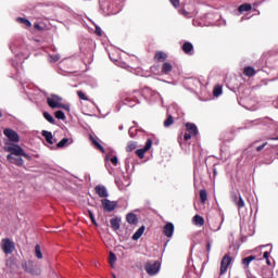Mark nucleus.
Instances as JSON below:
<instances>
[{"instance_id": "nucleus-13", "label": "nucleus", "mask_w": 278, "mask_h": 278, "mask_svg": "<svg viewBox=\"0 0 278 278\" xmlns=\"http://www.w3.org/2000/svg\"><path fill=\"white\" fill-rule=\"evenodd\" d=\"M163 233L166 238H173V233H175V225L173 223H167L163 227Z\"/></svg>"}, {"instance_id": "nucleus-32", "label": "nucleus", "mask_w": 278, "mask_h": 278, "mask_svg": "<svg viewBox=\"0 0 278 278\" xmlns=\"http://www.w3.org/2000/svg\"><path fill=\"white\" fill-rule=\"evenodd\" d=\"M43 118H46V121H48V123L51 125H55V118H53L49 112H43Z\"/></svg>"}, {"instance_id": "nucleus-25", "label": "nucleus", "mask_w": 278, "mask_h": 278, "mask_svg": "<svg viewBox=\"0 0 278 278\" xmlns=\"http://www.w3.org/2000/svg\"><path fill=\"white\" fill-rule=\"evenodd\" d=\"M90 140L92 144H94V147L99 149V151H102V153L105 152V149L103 148V146H101V143H99V141H97V138L90 136Z\"/></svg>"}, {"instance_id": "nucleus-58", "label": "nucleus", "mask_w": 278, "mask_h": 278, "mask_svg": "<svg viewBox=\"0 0 278 278\" xmlns=\"http://www.w3.org/2000/svg\"><path fill=\"white\" fill-rule=\"evenodd\" d=\"M218 230H220V226L215 231H218Z\"/></svg>"}, {"instance_id": "nucleus-22", "label": "nucleus", "mask_w": 278, "mask_h": 278, "mask_svg": "<svg viewBox=\"0 0 278 278\" xmlns=\"http://www.w3.org/2000/svg\"><path fill=\"white\" fill-rule=\"evenodd\" d=\"M110 223L113 231H118V229H121V219H118L117 217L112 218Z\"/></svg>"}, {"instance_id": "nucleus-7", "label": "nucleus", "mask_w": 278, "mask_h": 278, "mask_svg": "<svg viewBox=\"0 0 278 278\" xmlns=\"http://www.w3.org/2000/svg\"><path fill=\"white\" fill-rule=\"evenodd\" d=\"M101 203H102V207H103L104 212H114L115 207H118V202H116V201L102 199Z\"/></svg>"}, {"instance_id": "nucleus-36", "label": "nucleus", "mask_w": 278, "mask_h": 278, "mask_svg": "<svg viewBox=\"0 0 278 278\" xmlns=\"http://www.w3.org/2000/svg\"><path fill=\"white\" fill-rule=\"evenodd\" d=\"M109 263L112 267H114V264H116V254H114V252H110Z\"/></svg>"}, {"instance_id": "nucleus-37", "label": "nucleus", "mask_w": 278, "mask_h": 278, "mask_svg": "<svg viewBox=\"0 0 278 278\" xmlns=\"http://www.w3.org/2000/svg\"><path fill=\"white\" fill-rule=\"evenodd\" d=\"M255 260V256L251 255L242 260V264H244L248 268L249 264Z\"/></svg>"}, {"instance_id": "nucleus-4", "label": "nucleus", "mask_w": 278, "mask_h": 278, "mask_svg": "<svg viewBox=\"0 0 278 278\" xmlns=\"http://www.w3.org/2000/svg\"><path fill=\"white\" fill-rule=\"evenodd\" d=\"M162 263H160L159 261H148L144 264V270L146 273H148V275H150V277H155V275L160 273Z\"/></svg>"}, {"instance_id": "nucleus-12", "label": "nucleus", "mask_w": 278, "mask_h": 278, "mask_svg": "<svg viewBox=\"0 0 278 278\" xmlns=\"http://www.w3.org/2000/svg\"><path fill=\"white\" fill-rule=\"evenodd\" d=\"M96 194L99 195L101 199H108L110 197V193L108 192V188L103 185H98L94 188Z\"/></svg>"}, {"instance_id": "nucleus-59", "label": "nucleus", "mask_w": 278, "mask_h": 278, "mask_svg": "<svg viewBox=\"0 0 278 278\" xmlns=\"http://www.w3.org/2000/svg\"><path fill=\"white\" fill-rule=\"evenodd\" d=\"M191 262H192V261H188V265H189V266H190Z\"/></svg>"}, {"instance_id": "nucleus-11", "label": "nucleus", "mask_w": 278, "mask_h": 278, "mask_svg": "<svg viewBox=\"0 0 278 278\" xmlns=\"http://www.w3.org/2000/svg\"><path fill=\"white\" fill-rule=\"evenodd\" d=\"M7 160L10 164H14L15 166H25V161L22 156H12V154H8Z\"/></svg>"}, {"instance_id": "nucleus-19", "label": "nucleus", "mask_w": 278, "mask_h": 278, "mask_svg": "<svg viewBox=\"0 0 278 278\" xmlns=\"http://www.w3.org/2000/svg\"><path fill=\"white\" fill-rule=\"evenodd\" d=\"M126 220L129 225H137L138 224V216L134 213H128L126 215Z\"/></svg>"}, {"instance_id": "nucleus-52", "label": "nucleus", "mask_w": 278, "mask_h": 278, "mask_svg": "<svg viewBox=\"0 0 278 278\" xmlns=\"http://www.w3.org/2000/svg\"><path fill=\"white\" fill-rule=\"evenodd\" d=\"M23 89H24V92H25L26 94H31V92L27 91V86L25 87V85H24Z\"/></svg>"}, {"instance_id": "nucleus-56", "label": "nucleus", "mask_w": 278, "mask_h": 278, "mask_svg": "<svg viewBox=\"0 0 278 278\" xmlns=\"http://www.w3.org/2000/svg\"><path fill=\"white\" fill-rule=\"evenodd\" d=\"M3 116V113H1V111H0V118Z\"/></svg>"}, {"instance_id": "nucleus-20", "label": "nucleus", "mask_w": 278, "mask_h": 278, "mask_svg": "<svg viewBox=\"0 0 278 278\" xmlns=\"http://www.w3.org/2000/svg\"><path fill=\"white\" fill-rule=\"evenodd\" d=\"M172 71H173V64H170L168 62L163 63V66L161 70L163 75H169Z\"/></svg>"}, {"instance_id": "nucleus-57", "label": "nucleus", "mask_w": 278, "mask_h": 278, "mask_svg": "<svg viewBox=\"0 0 278 278\" xmlns=\"http://www.w3.org/2000/svg\"><path fill=\"white\" fill-rule=\"evenodd\" d=\"M110 175H112V169H109Z\"/></svg>"}, {"instance_id": "nucleus-15", "label": "nucleus", "mask_w": 278, "mask_h": 278, "mask_svg": "<svg viewBox=\"0 0 278 278\" xmlns=\"http://www.w3.org/2000/svg\"><path fill=\"white\" fill-rule=\"evenodd\" d=\"M232 201L238 206L239 210H242V207H244V199H242V195L233 194Z\"/></svg>"}, {"instance_id": "nucleus-27", "label": "nucleus", "mask_w": 278, "mask_h": 278, "mask_svg": "<svg viewBox=\"0 0 278 278\" xmlns=\"http://www.w3.org/2000/svg\"><path fill=\"white\" fill-rule=\"evenodd\" d=\"M166 58H168V55H166V53L159 51L155 53V60L157 62H164V60H166Z\"/></svg>"}, {"instance_id": "nucleus-46", "label": "nucleus", "mask_w": 278, "mask_h": 278, "mask_svg": "<svg viewBox=\"0 0 278 278\" xmlns=\"http://www.w3.org/2000/svg\"><path fill=\"white\" fill-rule=\"evenodd\" d=\"M96 34H97V36H102L103 35L102 30H101V27L96 26Z\"/></svg>"}, {"instance_id": "nucleus-1", "label": "nucleus", "mask_w": 278, "mask_h": 278, "mask_svg": "<svg viewBox=\"0 0 278 278\" xmlns=\"http://www.w3.org/2000/svg\"><path fill=\"white\" fill-rule=\"evenodd\" d=\"M150 99V101H155V99H161L160 93L155 91H151V89L146 88L143 89V92L135 90L132 93H130L126 99H125V104L128 105L129 108H135L136 103H140V99Z\"/></svg>"}, {"instance_id": "nucleus-43", "label": "nucleus", "mask_w": 278, "mask_h": 278, "mask_svg": "<svg viewBox=\"0 0 278 278\" xmlns=\"http://www.w3.org/2000/svg\"><path fill=\"white\" fill-rule=\"evenodd\" d=\"M169 3H172V5L174 7V8H179V0H169Z\"/></svg>"}, {"instance_id": "nucleus-40", "label": "nucleus", "mask_w": 278, "mask_h": 278, "mask_svg": "<svg viewBox=\"0 0 278 278\" xmlns=\"http://www.w3.org/2000/svg\"><path fill=\"white\" fill-rule=\"evenodd\" d=\"M60 60V54H50V62L55 63Z\"/></svg>"}, {"instance_id": "nucleus-47", "label": "nucleus", "mask_w": 278, "mask_h": 278, "mask_svg": "<svg viewBox=\"0 0 278 278\" xmlns=\"http://www.w3.org/2000/svg\"><path fill=\"white\" fill-rule=\"evenodd\" d=\"M89 216L93 225H97V220L94 219V215L89 211Z\"/></svg>"}, {"instance_id": "nucleus-48", "label": "nucleus", "mask_w": 278, "mask_h": 278, "mask_svg": "<svg viewBox=\"0 0 278 278\" xmlns=\"http://www.w3.org/2000/svg\"><path fill=\"white\" fill-rule=\"evenodd\" d=\"M266 144H268L267 142H265V143H263L262 146H258L257 148H256V151H262L265 147H266Z\"/></svg>"}, {"instance_id": "nucleus-9", "label": "nucleus", "mask_w": 278, "mask_h": 278, "mask_svg": "<svg viewBox=\"0 0 278 278\" xmlns=\"http://www.w3.org/2000/svg\"><path fill=\"white\" fill-rule=\"evenodd\" d=\"M4 136L9 138L11 142H18L21 140V137H18V132L14 131L13 129L5 128L3 130Z\"/></svg>"}, {"instance_id": "nucleus-53", "label": "nucleus", "mask_w": 278, "mask_h": 278, "mask_svg": "<svg viewBox=\"0 0 278 278\" xmlns=\"http://www.w3.org/2000/svg\"><path fill=\"white\" fill-rule=\"evenodd\" d=\"M267 266H270V258H265Z\"/></svg>"}, {"instance_id": "nucleus-39", "label": "nucleus", "mask_w": 278, "mask_h": 278, "mask_svg": "<svg viewBox=\"0 0 278 278\" xmlns=\"http://www.w3.org/2000/svg\"><path fill=\"white\" fill-rule=\"evenodd\" d=\"M213 240L212 239H207L206 240V251L207 253H210L212 251V244H213Z\"/></svg>"}, {"instance_id": "nucleus-8", "label": "nucleus", "mask_w": 278, "mask_h": 278, "mask_svg": "<svg viewBox=\"0 0 278 278\" xmlns=\"http://www.w3.org/2000/svg\"><path fill=\"white\" fill-rule=\"evenodd\" d=\"M231 262H233V257H231L229 254H226L222 258L220 275H225V273H227V268H229V266L231 265Z\"/></svg>"}, {"instance_id": "nucleus-26", "label": "nucleus", "mask_w": 278, "mask_h": 278, "mask_svg": "<svg viewBox=\"0 0 278 278\" xmlns=\"http://www.w3.org/2000/svg\"><path fill=\"white\" fill-rule=\"evenodd\" d=\"M17 23H21L24 27H31V22L25 17H17Z\"/></svg>"}, {"instance_id": "nucleus-49", "label": "nucleus", "mask_w": 278, "mask_h": 278, "mask_svg": "<svg viewBox=\"0 0 278 278\" xmlns=\"http://www.w3.org/2000/svg\"><path fill=\"white\" fill-rule=\"evenodd\" d=\"M269 257H270V253L269 252H264L263 258L264 260H269Z\"/></svg>"}, {"instance_id": "nucleus-16", "label": "nucleus", "mask_w": 278, "mask_h": 278, "mask_svg": "<svg viewBox=\"0 0 278 278\" xmlns=\"http://www.w3.org/2000/svg\"><path fill=\"white\" fill-rule=\"evenodd\" d=\"M187 132L191 134V136H197L199 134V128H197V125L192 123L186 124Z\"/></svg>"}, {"instance_id": "nucleus-30", "label": "nucleus", "mask_w": 278, "mask_h": 278, "mask_svg": "<svg viewBox=\"0 0 278 278\" xmlns=\"http://www.w3.org/2000/svg\"><path fill=\"white\" fill-rule=\"evenodd\" d=\"M220 94H223V86L216 85L213 89V96L220 97Z\"/></svg>"}, {"instance_id": "nucleus-14", "label": "nucleus", "mask_w": 278, "mask_h": 278, "mask_svg": "<svg viewBox=\"0 0 278 278\" xmlns=\"http://www.w3.org/2000/svg\"><path fill=\"white\" fill-rule=\"evenodd\" d=\"M182 51L187 55H192L194 53V46L192 45V42L187 41L182 45Z\"/></svg>"}, {"instance_id": "nucleus-41", "label": "nucleus", "mask_w": 278, "mask_h": 278, "mask_svg": "<svg viewBox=\"0 0 278 278\" xmlns=\"http://www.w3.org/2000/svg\"><path fill=\"white\" fill-rule=\"evenodd\" d=\"M77 96H78L79 99H81L83 101H88V97L86 96V93H84V91H77Z\"/></svg>"}, {"instance_id": "nucleus-34", "label": "nucleus", "mask_w": 278, "mask_h": 278, "mask_svg": "<svg viewBox=\"0 0 278 278\" xmlns=\"http://www.w3.org/2000/svg\"><path fill=\"white\" fill-rule=\"evenodd\" d=\"M55 118L59 121H66V115L63 113V111H56L54 113Z\"/></svg>"}, {"instance_id": "nucleus-35", "label": "nucleus", "mask_w": 278, "mask_h": 278, "mask_svg": "<svg viewBox=\"0 0 278 278\" xmlns=\"http://www.w3.org/2000/svg\"><path fill=\"white\" fill-rule=\"evenodd\" d=\"M200 199L201 203H205V201H207V191L205 189L200 190Z\"/></svg>"}, {"instance_id": "nucleus-61", "label": "nucleus", "mask_w": 278, "mask_h": 278, "mask_svg": "<svg viewBox=\"0 0 278 278\" xmlns=\"http://www.w3.org/2000/svg\"><path fill=\"white\" fill-rule=\"evenodd\" d=\"M113 278H116V275H113Z\"/></svg>"}, {"instance_id": "nucleus-42", "label": "nucleus", "mask_w": 278, "mask_h": 278, "mask_svg": "<svg viewBox=\"0 0 278 278\" xmlns=\"http://www.w3.org/2000/svg\"><path fill=\"white\" fill-rule=\"evenodd\" d=\"M10 49H11L12 53L15 54L16 58H21V54H18V52H16V48L14 45L10 46Z\"/></svg>"}, {"instance_id": "nucleus-17", "label": "nucleus", "mask_w": 278, "mask_h": 278, "mask_svg": "<svg viewBox=\"0 0 278 278\" xmlns=\"http://www.w3.org/2000/svg\"><path fill=\"white\" fill-rule=\"evenodd\" d=\"M105 162H111V164H113V166H118V156H116L112 153H108L105 155Z\"/></svg>"}, {"instance_id": "nucleus-2", "label": "nucleus", "mask_w": 278, "mask_h": 278, "mask_svg": "<svg viewBox=\"0 0 278 278\" xmlns=\"http://www.w3.org/2000/svg\"><path fill=\"white\" fill-rule=\"evenodd\" d=\"M62 97L58 94H50L47 97V103L52 110H70V106L62 103Z\"/></svg>"}, {"instance_id": "nucleus-18", "label": "nucleus", "mask_w": 278, "mask_h": 278, "mask_svg": "<svg viewBox=\"0 0 278 278\" xmlns=\"http://www.w3.org/2000/svg\"><path fill=\"white\" fill-rule=\"evenodd\" d=\"M41 136H43L48 144H53V134L51 131L42 130Z\"/></svg>"}, {"instance_id": "nucleus-45", "label": "nucleus", "mask_w": 278, "mask_h": 278, "mask_svg": "<svg viewBox=\"0 0 278 278\" xmlns=\"http://www.w3.org/2000/svg\"><path fill=\"white\" fill-rule=\"evenodd\" d=\"M20 63H21V60L18 62L12 63V66L14 67L15 71H18V67L21 66Z\"/></svg>"}, {"instance_id": "nucleus-33", "label": "nucleus", "mask_w": 278, "mask_h": 278, "mask_svg": "<svg viewBox=\"0 0 278 278\" xmlns=\"http://www.w3.org/2000/svg\"><path fill=\"white\" fill-rule=\"evenodd\" d=\"M35 254L37 260H42V250L40 249V244L35 245Z\"/></svg>"}, {"instance_id": "nucleus-29", "label": "nucleus", "mask_w": 278, "mask_h": 278, "mask_svg": "<svg viewBox=\"0 0 278 278\" xmlns=\"http://www.w3.org/2000/svg\"><path fill=\"white\" fill-rule=\"evenodd\" d=\"M251 10H253V7L249 3H244L239 7V12H251Z\"/></svg>"}, {"instance_id": "nucleus-28", "label": "nucleus", "mask_w": 278, "mask_h": 278, "mask_svg": "<svg viewBox=\"0 0 278 278\" xmlns=\"http://www.w3.org/2000/svg\"><path fill=\"white\" fill-rule=\"evenodd\" d=\"M137 148H138V143H136L135 141H130L126 147V151L127 153H131V151H136Z\"/></svg>"}, {"instance_id": "nucleus-6", "label": "nucleus", "mask_w": 278, "mask_h": 278, "mask_svg": "<svg viewBox=\"0 0 278 278\" xmlns=\"http://www.w3.org/2000/svg\"><path fill=\"white\" fill-rule=\"evenodd\" d=\"M0 247L5 255H12L14 253L15 245L10 239H2Z\"/></svg>"}, {"instance_id": "nucleus-54", "label": "nucleus", "mask_w": 278, "mask_h": 278, "mask_svg": "<svg viewBox=\"0 0 278 278\" xmlns=\"http://www.w3.org/2000/svg\"><path fill=\"white\" fill-rule=\"evenodd\" d=\"M118 129H119V131H123V125H121V126L118 127Z\"/></svg>"}, {"instance_id": "nucleus-21", "label": "nucleus", "mask_w": 278, "mask_h": 278, "mask_svg": "<svg viewBox=\"0 0 278 278\" xmlns=\"http://www.w3.org/2000/svg\"><path fill=\"white\" fill-rule=\"evenodd\" d=\"M256 74H257V71H255V68L251 66H247L243 70V75H245V77H253Z\"/></svg>"}, {"instance_id": "nucleus-5", "label": "nucleus", "mask_w": 278, "mask_h": 278, "mask_svg": "<svg viewBox=\"0 0 278 278\" xmlns=\"http://www.w3.org/2000/svg\"><path fill=\"white\" fill-rule=\"evenodd\" d=\"M22 268L29 275H34L36 277H38V275H40L42 273V270H40V268L38 266L34 265V262H31V261L28 263H24L22 265Z\"/></svg>"}, {"instance_id": "nucleus-38", "label": "nucleus", "mask_w": 278, "mask_h": 278, "mask_svg": "<svg viewBox=\"0 0 278 278\" xmlns=\"http://www.w3.org/2000/svg\"><path fill=\"white\" fill-rule=\"evenodd\" d=\"M68 138H63L59 143H58V148L59 149H62V148H64V147H66V144H68Z\"/></svg>"}, {"instance_id": "nucleus-23", "label": "nucleus", "mask_w": 278, "mask_h": 278, "mask_svg": "<svg viewBox=\"0 0 278 278\" xmlns=\"http://www.w3.org/2000/svg\"><path fill=\"white\" fill-rule=\"evenodd\" d=\"M193 224L198 227H203V225H205V219L200 215H195L193 216Z\"/></svg>"}, {"instance_id": "nucleus-51", "label": "nucleus", "mask_w": 278, "mask_h": 278, "mask_svg": "<svg viewBox=\"0 0 278 278\" xmlns=\"http://www.w3.org/2000/svg\"><path fill=\"white\" fill-rule=\"evenodd\" d=\"M128 134H129L130 138H134V128H130V129L128 130Z\"/></svg>"}, {"instance_id": "nucleus-24", "label": "nucleus", "mask_w": 278, "mask_h": 278, "mask_svg": "<svg viewBox=\"0 0 278 278\" xmlns=\"http://www.w3.org/2000/svg\"><path fill=\"white\" fill-rule=\"evenodd\" d=\"M144 226H141L134 235H132V240H140L142 238V235L144 233Z\"/></svg>"}, {"instance_id": "nucleus-55", "label": "nucleus", "mask_w": 278, "mask_h": 278, "mask_svg": "<svg viewBox=\"0 0 278 278\" xmlns=\"http://www.w3.org/2000/svg\"><path fill=\"white\" fill-rule=\"evenodd\" d=\"M182 14H188V12H186V10H182Z\"/></svg>"}, {"instance_id": "nucleus-31", "label": "nucleus", "mask_w": 278, "mask_h": 278, "mask_svg": "<svg viewBox=\"0 0 278 278\" xmlns=\"http://www.w3.org/2000/svg\"><path fill=\"white\" fill-rule=\"evenodd\" d=\"M175 123V117L173 115L168 114L167 118L164 121V127H170Z\"/></svg>"}, {"instance_id": "nucleus-10", "label": "nucleus", "mask_w": 278, "mask_h": 278, "mask_svg": "<svg viewBox=\"0 0 278 278\" xmlns=\"http://www.w3.org/2000/svg\"><path fill=\"white\" fill-rule=\"evenodd\" d=\"M151 147H153V140L151 139H148L146 141V146L143 149H138L136 150V155H138V157L140 160H142L144 157V153H147V151H150L151 150Z\"/></svg>"}, {"instance_id": "nucleus-60", "label": "nucleus", "mask_w": 278, "mask_h": 278, "mask_svg": "<svg viewBox=\"0 0 278 278\" xmlns=\"http://www.w3.org/2000/svg\"><path fill=\"white\" fill-rule=\"evenodd\" d=\"M214 175H216V169H214Z\"/></svg>"}, {"instance_id": "nucleus-44", "label": "nucleus", "mask_w": 278, "mask_h": 278, "mask_svg": "<svg viewBox=\"0 0 278 278\" xmlns=\"http://www.w3.org/2000/svg\"><path fill=\"white\" fill-rule=\"evenodd\" d=\"M192 136H193L192 134H190V132L187 131V132H185V135H184V139H185V140H190V139L192 138Z\"/></svg>"}, {"instance_id": "nucleus-3", "label": "nucleus", "mask_w": 278, "mask_h": 278, "mask_svg": "<svg viewBox=\"0 0 278 278\" xmlns=\"http://www.w3.org/2000/svg\"><path fill=\"white\" fill-rule=\"evenodd\" d=\"M4 151L7 153H10L12 157H26V160H30L31 156L29 154L25 153V150L20 144L11 143L7 147H4Z\"/></svg>"}, {"instance_id": "nucleus-50", "label": "nucleus", "mask_w": 278, "mask_h": 278, "mask_svg": "<svg viewBox=\"0 0 278 278\" xmlns=\"http://www.w3.org/2000/svg\"><path fill=\"white\" fill-rule=\"evenodd\" d=\"M125 166H126V170H129V159H126Z\"/></svg>"}]
</instances>
